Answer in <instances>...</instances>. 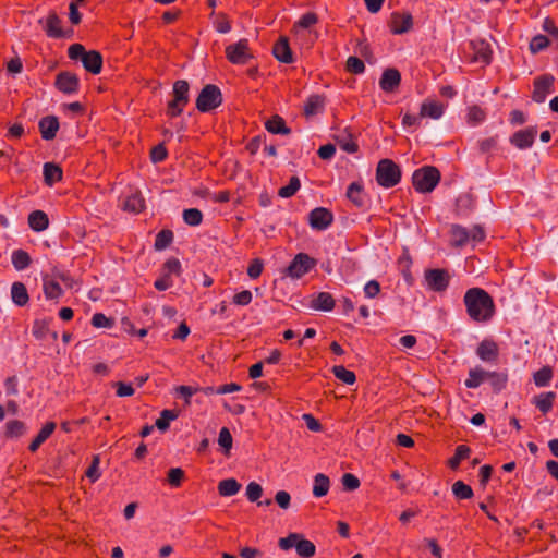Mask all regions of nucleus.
Returning a JSON list of instances; mask_svg holds the SVG:
<instances>
[{
  "label": "nucleus",
  "instance_id": "1",
  "mask_svg": "<svg viewBox=\"0 0 558 558\" xmlns=\"http://www.w3.org/2000/svg\"><path fill=\"white\" fill-rule=\"evenodd\" d=\"M468 315L477 323H486L495 314L493 298L481 288L469 289L463 298Z\"/></svg>",
  "mask_w": 558,
  "mask_h": 558
},
{
  "label": "nucleus",
  "instance_id": "2",
  "mask_svg": "<svg viewBox=\"0 0 558 558\" xmlns=\"http://www.w3.org/2000/svg\"><path fill=\"white\" fill-rule=\"evenodd\" d=\"M440 180L439 171L432 166L422 167L413 172L412 182L420 193H430Z\"/></svg>",
  "mask_w": 558,
  "mask_h": 558
},
{
  "label": "nucleus",
  "instance_id": "3",
  "mask_svg": "<svg viewBox=\"0 0 558 558\" xmlns=\"http://www.w3.org/2000/svg\"><path fill=\"white\" fill-rule=\"evenodd\" d=\"M190 85L185 80L174 82L172 88L173 99L168 102L167 113L170 117L180 116L190 101Z\"/></svg>",
  "mask_w": 558,
  "mask_h": 558
},
{
  "label": "nucleus",
  "instance_id": "4",
  "mask_svg": "<svg viewBox=\"0 0 558 558\" xmlns=\"http://www.w3.org/2000/svg\"><path fill=\"white\" fill-rule=\"evenodd\" d=\"M401 179V171L397 163L390 159H381L376 169V180L383 187L397 185Z\"/></svg>",
  "mask_w": 558,
  "mask_h": 558
},
{
  "label": "nucleus",
  "instance_id": "5",
  "mask_svg": "<svg viewBox=\"0 0 558 558\" xmlns=\"http://www.w3.org/2000/svg\"><path fill=\"white\" fill-rule=\"evenodd\" d=\"M221 102L222 95L220 89L216 85L207 84L203 87L196 99V108L201 112H208L219 107Z\"/></svg>",
  "mask_w": 558,
  "mask_h": 558
},
{
  "label": "nucleus",
  "instance_id": "6",
  "mask_svg": "<svg viewBox=\"0 0 558 558\" xmlns=\"http://www.w3.org/2000/svg\"><path fill=\"white\" fill-rule=\"evenodd\" d=\"M452 244H465L468 242H482L486 240L485 231L480 226L468 229L459 225L451 227Z\"/></svg>",
  "mask_w": 558,
  "mask_h": 558
},
{
  "label": "nucleus",
  "instance_id": "7",
  "mask_svg": "<svg viewBox=\"0 0 558 558\" xmlns=\"http://www.w3.org/2000/svg\"><path fill=\"white\" fill-rule=\"evenodd\" d=\"M316 266V260L305 253H299L284 269V275L291 279H300Z\"/></svg>",
  "mask_w": 558,
  "mask_h": 558
},
{
  "label": "nucleus",
  "instance_id": "8",
  "mask_svg": "<svg viewBox=\"0 0 558 558\" xmlns=\"http://www.w3.org/2000/svg\"><path fill=\"white\" fill-rule=\"evenodd\" d=\"M427 288L434 292H444L450 281V276L445 269H427L424 274Z\"/></svg>",
  "mask_w": 558,
  "mask_h": 558
},
{
  "label": "nucleus",
  "instance_id": "9",
  "mask_svg": "<svg viewBox=\"0 0 558 558\" xmlns=\"http://www.w3.org/2000/svg\"><path fill=\"white\" fill-rule=\"evenodd\" d=\"M226 56L233 64H245L253 58L248 50L247 39H240L238 43L227 46Z\"/></svg>",
  "mask_w": 558,
  "mask_h": 558
},
{
  "label": "nucleus",
  "instance_id": "10",
  "mask_svg": "<svg viewBox=\"0 0 558 558\" xmlns=\"http://www.w3.org/2000/svg\"><path fill=\"white\" fill-rule=\"evenodd\" d=\"M554 84L555 77L551 74H545L535 78L532 99L537 104L544 102L547 96L555 92Z\"/></svg>",
  "mask_w": 558,
  "mask_h": 558
},
{
  "label": "nucleus",
  "instance_id": "11",
  "mask_svg": "<svg viewBox=\"0 0 558 558\" xmlns=\"http://www.w3.org/2000/svg\"><path fill=\"white\" fill-rule=\"evenodd\" d=\"M332 214L324 207H317L308 214V222L316 230H325L332 222Z\"/></svg>",
  "mask_w": 558,
  "mask_h": 558
},
{
  "label": "nucleus",
  "instance_id": "12",
  "mask_svg": "<svg viewBox=\"0 0 558 558\" xmlns=\"http://www.w3.org/2000/svg\"><path fill=\"white\" fill-rule=\"evenodd\" d=\"M54 85L60 92L71 95L77 92L80 81L74 73L60 72L57 75Z\"/></svg>",
  "mask_w": 558,
  "mask_h": 558
},
{
  "label": "nucleus",
  "instance_id": "13",
  "mask_svg": "<svg viewBox=\"0 0 558 558\" xmlns=\"http://www.w3.org/2000/svg\"><path fill=\"white\" fill-rule=\"evenodd\" d=\"M38 22L44 25L49 37L61 38L66 36L60 26L61 19L54 12H50L46 20L40 19Z\"/></svg>",
  "mask_w": 558,
  "mask_h": 558
},
{
  "label": "nucleus",
  "instance_id": "14",
  "mask_svg": "<svg viewBox=\"0 0 558 558\" xmlns=\"http://www.w3.org/2000/svg\"><path fill=\"white\" fill-rule=\"evenodd\" d=\"M535 136L536 130L534 128L520 130L511 136L510 143L519 149H526L533 145Z\"/></svg>",
  "mask_w": 558,
  "mask_h": 558
},
{
  "label": "nucleus",
  "instance_id": "15",
  "mask_svg": "<svg viewBox=\"0 0 558 558\" xmlns=\"http://www.w3.org/2000/svg\"><path fill=\"white\" fill-rule=\"evenodd\" d=\"M477 356L484 362L497 360L499 350L497 343L492 339H484L476 349Z\"/></svg>",
  "mask_w": 558,
  "mask_h": 558
},
{
  "label": "nucleus",
  "instance_id": "16",
  "mask_svg": "<svg viewBox=\"0 0 558 558\" xmlns=\"http://www.w3.org/2000/svg\"><path fill=\"white\" fill-rule=\"evenodd\" d=\"M401 82V74L396 69H386L379 80V86L384 92H393Z\"/></svg>",
  "mask_w": 558,
  "mask_h": 558
},
{
  "label": "nucleus",
  "instance_id": "17",
  "mask_svg": "<svg viewBox=\"0 0 558 558\" xmlns=\"http://www.w3.org/2000/svg\"><path fill=\"white\" fill-rule=\"evenodd\" d=\"M41 137L46 141H50L56 137L57 131L59 130V121L56 116H46L40 119L38 123Z\"/></svg>",
  "mask_w": 558,
  "mask_h": 558
},
{
  "label": "nucleus",
  "instance_id": "18",
  "mask_svg": "<svg viewBox=\"0 0 558 558\" xmlns=\"http://www.w3.org/2000/svg\"><path fill=\"white\" fill-rule=\"evenodd\" d=\"M145 207V201L140 191H131L122 203V208L132 214H138Z\"/></svg>",
  "mask_w": 558,
  "mask_h": 558
},
{
  "label": "nucleus",
  "instance_id": "19",
  "mask_svg": "<svg viewBox=\"0 0 558 558\" xmlns=\"http://www.w3.org/2000/svg\"><path fill=\"white\" fill-rule=\"evenodd\" d=\"M81 62L84 69L92 74H99L101 72L102 57L100 52L96 50L87 51Z\"/></svg>",
  "mask_w": 558,
  "mask_h": 558
},
{
  "label": "nucleus",
  "instance_id": "20",
  "mask_svg": "<svg viewBox=\"0 0 558 558\" xmlns=\"http://www.w3.org/2000/svg\"><path fill=\"white\" fill-rule=\"evenodd\" d=\"M276 59L283 63H292L293 54L289 46V39L287 37H280L272 49Z\"/></svg>",
  "mask_w": 558,
  "mask_h": 558
},
{
  "label": "nucleus",
  "instance_id": "21",
  "mask_svg": "<svg viewBox=\"0 0 558 558\" xmlns=\"http://www.w3.org/2000/svg\"><path fill=\"white\" fill-rule=\"evenodd\" d=\"M391 24L395 34L407 33L412 27V15L410 13H392Z\"/></svg>",
  "mask_w": 558,
  "mask_h": 558
},
{
  "label": "nucleus",
  "instance_id": "22",
  "mask_svg": "<svg viewBox=\"0 0 558 558\" xmlns=\"http://www.w3.org/2000/svg\"><path fill=\"white\" fill-rule=\"evenodd\" d=\"M445 106L436 100L427 99L421 106L420 116L438 120L442 117Z\"/></svg>",
  "mask_w": 558,
  "mask_h": 558
},
{
  "label": "nucleus",
  "instance_id": "23",
  "mask_svg": "<svg viewBox=\"0 0 558 558\" xmlns=\"http://www.w3.org/2000/svg\"><path fill=\"white\" fill-rule=\"evenodd\" d=\"M56 429V423L54 422H47L37 436L33 439V441L29 444V451L36 452L38 448L52 435V433Z\"/></svg>",
  "mask_w": 558,
  "mask_h": 558
},
{
  "label": "nucleus",
  "instance_id": "24",
  "mask_svg": "<svg viewBox=\"0 0 558 558\" xmlns=\"http://www.w3.org/2000/svg\"><path fill=\"white\" fill-rule=\"evenodd\" d=\"M311 307L317 311L329 312L335 307V299L328 292H319L313 298Z\"/></svg>",
  "mask_w": 558,
  "mask_h": 558
},
{
  "label": "nucleus",
  "instance_id": "25",
  "mask_svg": "<svg viewBox=\"0 0 558 558\" xmlns=\"http://www.w3.org/2000/svg\"><path fill=\"white\" fill-rule=\"evenodd\" d=\"M182 274V266L178 258L171 257L167 259L161 269L160 276L167 278L168 280H173L172 277H179Z\"/></svg>",
  "mask_w": 558,
  "mask_h": 558
},
{
  "label": "nucleus",
  "instance_id": "26",
  "mask_svg": "<svg viewBox=\"0 0 558 558\" xmlns=\"http://www.w3.org/2000/svg\"><path fill=\"white\" fill-rule=\"evenodd\" d=\"M487 374L488 372L480 366L471 368L464 384L468 388H477L487 379Z\"/></svg>",
  "mask_w": 558,
  "mask_h": 558
},
{
  "label": "nucleus",
  "instance_id": "27",
  "mask_svg": "<svg viewBox=\"0 0 558 558\" xmlns=\"http://www.w3.org/2000/svg\"><path fill=\"white\" fill-rule=\"evenodd\" d=\"M218 494L222 497L236 495L241 489V484L235 478H226L218 483Z\"/></svg>",
  "mask_w": 558,
  "mask_h": 558
},
{
  "label": "nucleus",
  "instance_id": "28",
  "mask_svg": "<svg viewBox=\"0 0 558 558\" xmlns=\"http://www.w3.org/2000/svg\"><path fill=\"white\" fill-rule=\"evenodd\" d=\"M48 223V216L43 210H34L28 216V225L34 231L45 230Z\"/></svg>",
  "mask_w": 558,
  "mask_h": 558
},
{
  "label": "nucleus",
  "instance_id": "29",
  "mask_svg": "<svg viewBox=\"0 0 558 558\" xmlns=\"http://www.w3.org/2000/svg\"><path fill=\"white\" fill-rule=\"evenodd\" d=\"M44 179L49 186L62 179V170L59 166L52 162H46L43 168Z\"/></svg>",
  "mask_w": 558,
  "mask_h": 558
},
{
  "label": "nucleus",
  "instance_id": "30",
  "mask_svg": "<svg viewBox=\"0 0 558 558\" xmlns=\"http://www.w3.org/2000/svg\"><path fill=\"white\" fill-rule=\"evenodd\" d=\"M11 298L17 306H24L27 304L29 298L25 284L22 282H14L11 287Z\"/></svg>",
  "mask_w": 558,
  "mask_h": 558
},
{
  "label": "nucleus",
  "instance_id": "31",
  "mask_svg": "<svg viewBox=\"0 0 558 558\" xmlns=\"http://www.w3.org/2000/svg\"><path fill=\"white\" fill-rule=\"evenodd\" d=\"M330 486L329 477L325 474L318 473L314 477L313 495L315 497H323L327 495Z\"/></svg>",
  "mask_w": 558,
  "mask_h": 558
},
{
  "label": "nucleus",
  "instance_id": "32",
  "mask_svg": "<svg viewBox=\"0 0 558 558\" xmlns=\"http://www.w3.org/2000/svg\"><path fill=\"white\" fill-rule=\"evenodd\" d=\"M265 128L272 134L287 135L291 132L290 129L286 126L283 119L279 116H274L271 119L266 121Z\"/></svg>",
  "mask_w": 558,
  "mask_h": 558
},
{
  "label": "nucleus",
  "instance_id": "33",
  "mask_svg": "<svg viewBox=\"0 0 558 558\" xmlns=\"http://www.w3.org/2000/svg\"><path fill=\"white\" fill-rule=\"evenodd\" d=\"M475 59L483 63H489L492 60V49L488 43L480 40L474 45Z\"/></svg>",
  "mask_w": 558,
  "mask_h": 558
},
{
  "label": "nucleus",
  "instance_id": "34",
  "mask_svg": "<svg viewBox=\"0 0 558 558\" xmlns=\"http://www.w3.org/2000/svg\"><path fill=\"white\" fill-rule=\"evenodd\" d=\"M471 449L466 445H459L456 448L454 456L448 460V465L452 470H457L462 460L469 458Z\"/></svg>",
  "mask_w": 558,
  "mask_h": 558
},
{
  "label": "nucleus",
  "instance_id": "35",
  "mask_svg": "<svg viewBox=\"0 0 558 558\" xmlns=\"http://www.w3.org/2000/svg\"><path fill=\"white\" fill-rule=\"evenodd\" d=\"M363 187L360 183L353 182L349 185L347 191L348 198L357 207L364 206Z\"/></svg>",
  "mask_w": 558,
  "mask_h": 558
},
{
  "label": "nucleus",
  "instance_id": "36",
  "mask_svg": "<svg viewBox=\"0 0 558 558\" xmlns=\"http://www.w3.org/2000/svg\"><path fill=\"white\" fill-rule=\"evenodd\" d=\"M555 400V393L554 392H545L541 393L539 396L535 397V405L538 408V410L542 413H547L551 410L553 404Z\"/></svg>",
  "mask_w": 558,
  "mask_h": 558
},
{
  "label": "nucleus",
  "instance_id": "37",
  "mask_svg": "<svg viewBox=\"0 0 558 558\" xmlns=\"http://www.w3.org/2000/svg\"><path fill=\"white\" fill-rule=\"evenodd\" d=\"M331 371L337 379L343 381L347 385H353L356 380L355 374L342 365H336Z\"/></svg>",
  "mask_w": 558,
  "mask_h": 558
},
{
  "label": "nucleus",
  "instance_id": "38",
  "mask_svg": "<svg viewBox=\"0 0 558 558\" xmlns=\"http://www.w3.org/2000/svg\"><path fill=\"white\" fill-rule=\"evenodd\" d=\"M486 380L496 392H499L506 387L508 376L506 373L488 372Z\"/></svg>",
  "mask_w": 558,
  "mask_h": 558
},
{
  "label": "nucleus",
  "instance_id": "39",
  "mask_svg": "<svg viewBox=\"0 0 558 558\" xmlns=\"http://www.w3.org/2000/svg\"><path fill=\"white\" fill-rule=\"evenodd\" d=\"M295 550L299 556L310 558L315 555L316 547L313 542L300 537L298 544H295Z\"/></svg>",
  "mask_w": 558,
  "mask_h": 558
},
{
  "label": "nucleus",
  "instance_id": "40",
  "mask_svg": "<svg viewBox=\"0 0 558 558\" xmlns=\"http://www.w3.org/2000/svg\"><path fill=\"white\" fill-rule=\"evenodd\" d=\"M178 417V413L173 410H162L160 413V417L156 420L155 426L161 430L166 432L169 428L170 422L174 421Z\"/></svg>",
  "mask_w": 558,
  "mask_h": 558
},
{
  "label": "nucleus",
  "instance_id": "41",
  "mask_svg": "<svg viewBox=\"0 0 558 558\" xmlns=\"http://www.w3.org/2000/svg\"><path fill=\"white\" fill-rule=\"evenodd\" d=\"M12 264L17 270H23L31 264V257L27 252L16 250L12 254Z\"/></svg>",
  "mask_w": 558,
  "mask_h": 558
},
{
  "label": "nucleus",
  "instance_id": "42",
  "mask_svg": "<svg viewBox=\"0 0 558 558\" xmlns=\"http://www.w3.org/2000/svg\"><path fill=\"white\" fill-rule=\"evenodd\" d=\"M44 292L47 299H58L63 291L57 281L44 278Z\"/></svg>",
  "mask_w": 558,
  "mask_h": 558
},
{
  "label": "nucleus",
  "instance_id": "43",
  "mask_svg": "<svg viewBox=\"0 0 558 558\" xmlns=\"http://www.w3.org/2000/svg\"><path fill=\"white\" fill-rule=\"evenodd\" d=\"M452 493L458 499H470L473 497V489L462 481H457L452 485Z\"/></svg>",
  "mask_w": 558,
  "mask_h": 558
},
{
  "label": "nucleus",
  "instance_id": "44",
  "mask_svg": "<svg viewBox=\"0 0 558 558\" xmlns=\"http://www.w3.org/2000/svg\"><path fill=\"white\" fill-rule=\"evenodd\" d=\"M25 432V424L19 420L9 421L5 424V436L10 438L22 436Z\"/></svg>",
  "mask_w": 558,
  "mask_h": 558
},
{
  "label": "nucleus",
  "instance_id": "45",
  "mask_svg": "<svg viewBox=\"0 0 558 558\" xmlns=\"http://www.w3.org/2000/svg\"><path fill=\"white\" fill-rule=\"evenodd\" d=\"M182 217L186 225L198 226L202 222L203 214L197 208H189L183 210Z\"/></svg>",
  "mask_w": 558,
  "mask_h": 558
},
{
  "label": "nucleus",
  "instance_id": "46",
  "mask_svg": "<svg viewBox=\"0 0 558 558\" xmlns=\"http://www.w3.org/2000/svg\"><path fill=\"white\" fill-rule=\"evenodd\" d=\"M553 377V371L550 367L545 366L534 374V383L538 387H545L549 384Z\"/></svg>",
  "mask_w": 558,
  "mask_h": 558
},
{
  "label": "nucleus",
  "instance_id": "47",
  "mask_svg": "<svg viewBox=\"0 0 558 558\" xmlns=\"http://www.w3.org/2000/svg\"><path fill=\"white\" fill-rule=\"evenodd\" d=\"M301 183L298 177H292L288 185L281 187L278 192L279 196L282 198H289L296 193L300 189Z\"/></svg>",
  "mask_w": 558,
  "mask_h": 558
},
{
  "label": "nucleus",
  "instance_id": "48",
  "mask_svg": "<svg viewBox=\"0 0 558 558\" xmlns=\"http://www.w3.org/2000/svg\"><path fill=\"white\" fill-rule=\"evenodd\" d=\"M323 98L318 95H313L308 98L304 111L306 116H314L323 107Z\"/></svg>",
  "mask_w": 558,
  "mask_h": 558
},
{
  "label": "nucleus",
  "instance_id": "49",
  "mask_svg": "<svg viewBox=\"0 0 558 558\" xmlns=\"http://www.w3.org/2000/svg\"><path fill=\"white\" fill-rule=\"evenodd\" d=\"M350 137L351 134H347L345 132H343L336 136V141L344 151L354 153L357 149V145L353 141H351Z\"/></svg>",
  "mask_w": 558,
  "mask_h": 558
},
{
  "label": "nucleus",
  "instance_id": "50",
  "mask_svg": "<svg viewBox=\"0 0 558 558\" xmlns=\"http://www.w3.org/2000/svg\"><path fill=\"white\" fill-rule=\"evenodd\" d=\"M218 444L222 447L226 454H229L232 448V435L227 427H222L219 432Z\"/></svg>",
  "mask_w": 558,
  "mask_h": 558
},
{
  "label": "nucleus",
  "instance_id": "51",
  "mask_svg": "<svg viewBox=\"0 0 558 558\" xmlns=\"http://www.w3.org/2000/svg\"><path fill=\"white\" fill-rule=\"evenodd\" d=\"M549 45V40L544 35H536L532 38L530 43V50L532 53H537L542 50H544Z\"/></svg>",
  "mask_w": 558,
  "mask_h": 558
},
{
  "label": "nucleus",
  "instance_id": "52",
  "mask_svg": "<svg viewBox=\"0 0 558 558\" xmlns=\"http://www.w3.org/2000/svg\"><path fill=\"white\" fill-rule=\"evenodd\" d=\"M49 331L48 323L44 319H36L34 322L32 332L36 339H45Z\"/></svg>",
  "mask_w": 558,
  "mask_h": 558
},
{
  "label": "nucleus",
  "instance_id": "53",
  "mask_svg": "<svg viewBox=\"0 0 558 558\" xmlns=\"http://www.w3.org/2000/svg\"><path fill=\"white\" fill-rule=\"evenodd\" d=\"M345 68L353 74H362L365 71L364 62L357 57H349L347 60Z\"/></svg>",
  "mask_w": 558,
  "mask_h": 558
},
{
  "label": "nucleus",
  "instance_id": "54",
  "mask_svg": "<svg viewBox=\"0 0 558 558\" xmlns=\"http://www.w3.org/2000/svg\"><path fill=\"white\" fill-rule=\"evenodd\" d=\"M114 322L102 313H96L92 317V325L95 328H111Z\"/></svg>",
  "mask_w": 558,
  "mask_h": 558
},
{
  "label": "nucleus",
  "instance_id": "55",
  "mask_svg": "<svg viewBox=\"0 0 558 558\" xmlns=\"http://www.w3.org/2000/svg\"><path fill=\"white\" fill-rule=\"evenodd\" d=\"M263 495V487L256 483L251 482L246 486V497L251 502H256Z\"/></svg>",
  "mask_w": 558,
  "mask_h": 558
},
{
  "label": "nucleus",
  "instance_id": "56",
  "mask_svg": "<svg viewBox=\"0 0 558 558\" xmlns=\"http://www.w3.org/2000/svg\"><path fill=\"white\" fill-rule=\"evenodd\" d=\"M184 478V471L181 468H172L168 472V483L173 487H179Z\"/></svg>",
  "mask_w": 558,
  "mask_h": 558
},
{
  "label": "nucleus",
  "instance_id": "57",
  "mask_svg": "<svg viewBox=\"0 0 558 558\" xmlns=\"http://www.w3.org/2000/svg\"><path fill=\"white\" fill-rule=\"evenodd\" d=\"M264 269V262L260 258H254L251 260L248 268H247V275L251 279H257Z\"/></svg>",
  "mask_w": 558,
  "mask_h": 558
},
{
  "label": "nucleus",
  "instance_id": "58",
  "mask_svg": "<svg viewBox=\"0 0 558 558\" xmlns=\"http://www.w3.org/2000/svg\"><path fill=\"white\" fill-rule=\"evenodd\" d=\"M300 534L291 533L287 537L280 538L278 545L282 550H289L293 547L295 548V544H298Z\"/></svg>",
  "mask_w": 558,
  "mask_h": 558
},
{
  "label": "nucleus",
  "instance_id": "59",
  "mask_svg": "<svg viewBox=\"0 0 558 558\" xmlns=\"http://www.w3.org/2000/svg\"><path fill=\"white\" fill-rule=\"evenodd\" d=\"M175 391L179 396L184 398L186 404H190L191 397L199 391V387L182 385V386L177 387Z\"/></svg>",
  "mask_w": 558,
  "mask_h": 558
},
{
  "label": "nucleus",
  "instance_id": "60",
  "mask_svg": "<svg viewBox=\"0 0 558 558\" xmlns=\"http://www.w3.org/2000/svg\"><path fill=\"white\" fill-rule=\"evenodd\" d=\"M85 475L92 481V482H96L99 477H100V472H99V457L98 456H95L93 458V461L90 463V465L88 466V469L86 470L85 472Z\"/></svg>",
  "mask_w": 558,
  "mask_h": 558
},
{
  "label": "nucleus",
  "instance_id": "61",
  "mask_svg": "<svg viewBox=\"0 0 558 558\" xmlns=\"http://www.w3.org/2000/svg\"><path fill=\"white\" fill-rule=\"evenodd\" d=\"M341 482H342L343 487L350 492L357 489L360 486L359 478L351 473L343 474Z\"/></svg>",
  "mask_w": 558,
  "mask_h": 558
},
{
  "label": "nucleus",
  "instance_id": "62",
  "mask_svg": "<svg viewBox=\"0 0 558 558\" xmlns=\"http://www.w3.org/2000/svg\"><path fill=\"white\" fill-rule=\"evenodd\" d=\"M86 49L83 45L81 44H73L69 47L68 49V54H69V58L72 59V60H80L82 61L83 57L85 56L86 53Z\"/></svg>",
  "mask_w": 558,
  "mask_h": 558
},
{
  "label": "nucleus",
  "instance_id": "63",
  "mask_svg": "<svg viewBox=\"0 0 558 558\" xmlns=\"http://www.w3.org/2000/svg\"><path fill=\"white\" fill-rule=\"evenodd\" d=\"M252 292L248 290H243L233 296V303L240 306H245L252 302Z\"/></svg>",
  "mask_w": 558,
  "mask_h": 558
},
{
  "label": "nucleus",
  "instance_id": "64",
  "mask_svg": "<svg viewBox=\"0 0 558 558\" xmlns=\"http://www.w3.org/2000/svg\"><path fill=\"white\" fill-rule=\"evenodd\" d=\"M167 157V149L162 144L155 146L150 151V159L154 163L161 162Z\"/></svg>",
  "mask_w": 558,
  "mask_h": 558
}]
</instances>
